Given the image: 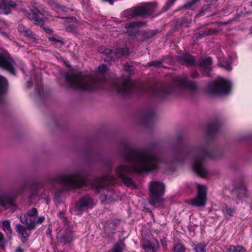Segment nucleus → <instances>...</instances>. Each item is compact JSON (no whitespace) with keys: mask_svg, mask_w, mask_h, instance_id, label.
<instances>
[{"mask_svg":"<svg viewBox=\"0 0 252 252\" xmlns=\"http://www.w3.org/2000/svg\"><path fill=\"white\" fill-rule=\"evenodd\" d=\"M212 59L211 57H207L202 60L199 67L203 73L206 76H210L212 70Z\"/></svg>","mask_w":252,"mask_h":252,"instance_id":"obj_19","label":"nucleus"},{"mask_svg":"<svg viewBox=\"0 0 252 252\" xmlns=\"http://www.w3.org/2000/svg\"><path fill=\"white\" fill-rule=\"evenodd\" d=\"M194 3V2H189V3H186V4H185L184 7L186 8H190L193 6Z\"/></svg>","mask_w":252,"mask_h":252,"instance_id":"obj_43","label":"nucleus"},{"mask_svg":"<svg viewBox=\"0 0 252 252\" xmlns=\"http://www.w3.org/2000/svg\"><path fill=\"white\" fill-rule=\"evenodd\" d=\"M44 31L48 34H51L53 32V30L48 27H43Z\"/></svg>","mask_w":252,"mask_h":252,"instance_id":"obj_41","label":"nucleus"},{"mask_svg":"<svg viewBox=\"0 0 252 252\" xmlns=\"http://www.w3.org/2000/svg\"><path fill=\"white\" fill-rule=\"evenodd\" d=\"M231 83L223 78H219L216 81L208 85L207 92L212 95H224L230 93Z\"/></svg>","mask_w":252,"mask_h":252,"instance_id":"obj_6","label":"nucleus"},{"mask_svg":"<svg viewBox=\"0 0 252 252\" xmlns=\"http://www.w3.org/2000/svg\"><path fill=\"white\" fill-rule=\"evenodd\" d=\"M148 9L144 6H138L124 11L122 15L123 18L130 19L138 16L147 14Z\"/></svg>","mask_w":252,"mask_h":252,"instance_id":"obj_14","label":"nucleus"},{"mask_svg":"<svg viewBox=\"0 0 252 252\" xmlns=\"http://www.w3.org/2000/svg\"><path fill=\"white\" fill-rule=\"evenodd\" d=\"M165 6H168L167 8H166V9H168V8H169V7L170 6L169 5H166Z\"/></svg>","mask_w":252,"mask_h":252,"instance_id":"obj_55","label":"nucleus"},{"mask_svg":"<svg viewBox=\"0 0 252 252\" xmlns=\"http://www.w3.org/2000/svg\"><path fill=\"white\" fill-rule=\"evenodd\" d=\"M48 39L54 44H56L57 43H63L62 39L57 35H54L52 37H49Z\"/></svg>","mask_w":252,"mask_h":252,"instance_id":"obj_33","label":"nucleus"},{"mask_svg":"<svg viewBox=\"0 0 252 252\" xmlns=\"http://www.w3.org/2000/svg\"><path fill=\"white\" fill-rule=\"evenodd\" d=\"M2 229L6 232L9 237L12 234V229L10 226V222L9 220H5L2 221Z\"/></svg>","mask_w":252,"mask_h":252,"instance_id":"obj_28","label":"nucleus"},{"mask_svg":"<svg viewBox=\"0 0 252 252\" xmlns=\"http://www.w3.org/2000/svg\"><path fill=\"white\" fill-rule=\"evenodd\" d=\"M64 223L66 228L64 233L61 234L59 232L57 235V237L60 242L64 244L69 243L73 240L71 228L67 223Z\"/></svg>","mask_w":252,"mask_h":252,"instance_id":"obj_18","label":"nucleus"},{"mask_svg":"<svg viewBox=\"0 0 252 252\" xmlns=\"http://www.w3.org/2000/svg\"><path fill=\"white\" fill-rule=\"evenodd\" d=\"M156 95H158L160 97H163L166 95H167L169 94L167 89L166 88H161L159 90L156 91L154 93Z\"/></svg>","mask_w":252,"mask_h":252,"instance_id":"obj_32","label":"nucleus"},{"mask_svg":"<svg viewBox=\"0 0 252 252\" xmlns=\"http://www.w3.org/2000/svg\"><path fill=\"white\" fill-rule=\"evenodd\" d=\"M98 73L101 75H103L104 73H105L107 71V67L105 64H101L99 66L98 68Z\"/></svg>","mask_w":252,"mask_h":252,"instance_id":"obj_36","label":"nucleus"},{"mask_svg":"<svg viewBox=\"0 0 252 252\" xmlns=\"http://www.w3.org/2000/svg\"><path fill=\"white\" fill-rule=\"evenodd\" d=\"M115 183V178L111 175H107L94 182L92 187L97 192H99L100 189L105 188L107 186L112 185Z\"/></svg>","mask_w":252,"mask_h":252,"instance_id":"obj_15","label":"nucleus"},{"mask_svg":"<svg viewBox=\"0 0 252 252\" xmlns=\"http://www.w3.org/2000/svg\"><path fill=\"white\" fill-rule=\"evenodd\" d=\"M223 213L225 216H228L229 217L233 216L234 213L235 212V208H229L227 206H225L223 209Z\"/></svg>","mask_w":252,"mask_h":252,"instance_id":"obj_31","label":"nucleus"},{"mask_svg":"<svg viewBox=\"0 0 252 252\" xmlns=\"http://www.w3.org/2000/svg\"><path fill=\"white\" fill-rule=\"evenodd\" d=\"M94 205V200L88 195L82 196L75 206V210L77 211L76 214H79L84 210L93 207Z\"/></svg>","mask_w":252,"mask_h":252,"instance_id":"obj_16","label":"nucleus"},{"mask_svg":"<svg viewBox=\"0 0 252 252\" xmlns=\"http://www.w3.org/2000/svg\"><path fill=\"white\" fill-rule=\"evenodd\" d=\"M207 244L198 243L193 245V250L195 252H206Z\"/></svg>","mask_w":252,"mask_h":252,"instance_id":"obj_30","label":"nucleus"},{"mask_svg":"<svg viewBox=\"0 0 252 252\" xmlns=\"http://www.w3.org/2000/svg\"><path fill=\"white\" fill-rule=\"evenodd\" d=\"M16 252H23V250L21 248L18 247L16 249Z\"/></svg>","mask_w":252,"mask_h":252,"instance_id":"obj_49","label":"nucleus"},{"mask_svg":"<svg viewBox=\"0 0 252 252\" xmlns=\"http://www.w3.org/2000/svg\"><path fill=\"white\" fill-rule=\"evenodd\" d=\"M176 0H169L166 3V5H169V6H171L175 1Z\"/></svg>","mask_w":252,"mask_h":252,"instance_id":"obj_46","label":"nucleus"},{"mask_svg":"<svg viewBox=\"0 0 252 252\" xmlns=\"http://www.w3.org/2000/svg\"><path fill=\"white\" fill-rule=\"evenodd\" d=\"M121 156L125 161L130 163V166H119L116 170L117 175L127 186L132 188L135 187L134 184L126 175L152 171L158 168L160 162L158 156L153 152H137L128 147H126L122 152Z\"/></svg>","mask_w":252,"mask_h":252,"instance_id":"obj_1","label":"nucleus"},{"mask_svg":"<svg viewBox=\"0 0 252 252\" xmlns=\"http://www.w3.org/2000/svg\"><path fill=\"white\" fill-rule=\"evenodd\" d=\"M116 91L121 94H126L132 92L135 87V83L129 77L117 79L113 82Z\"/></svg>","mask_w":252,"mask_h":252,"instance_id":"obj_7","label":"nucleus"},{"mask_svg":"<svg viewBox=\"0 0 252 252\" xmlns=\"http://www.w3.org/2000/svg\"><path fill=\"white\" fill-rule=\"evenodd\" d=\"M0 204L6 208L15 207V204L12 200L4 195L0 196Z\"/></svg>","mask_w":252,"mask_h":252,"instance_id":"obj_24","label":"nucleus"},{"mask_svg":"<svg viewBox=\"0 0 252 252\" xmlns=\"http://www.w3.org/2000/svg\"><path fill=\"white\" fill-rule=\"evenodd\" d=\"M56 180L65 189L80 188L85 186L87 183L85 177L79 171L61 175Z\"/></svg>","mask_w":252,"mask_h":252,"instance_id":"obj_3","label":"nucleus"},{"mask_svg":"<svg viewBox=\"0 0 252 252\" xmlns=\"http://www.w3.org/2000/svg\"><path fill=\"white\" fill-rule=\"evenodd\" d=\"M197 195L193 199L189 201V204L196 207H204L207 201V188L204 185L197 184Z\"/></svg>","mask_w":252,"mask_h":252,"instance_id":"obj_10","label":"nucleus"},{"mask_svg":"<svg viewBox=\"0 0 252 252\" xmlns=\"http://www.w3.org/2000/svg\"><path fill=\"white\" fill-rule=\"evenodd\" d=\"M111 252H123V249L120 245H116Z\"/></svg>","mask_w":252,"mask_h":252,"instance_id":"obj_37","label":"nucleus"},{"mask_svg":"<svg viewBox=\"0 0 252 252\" xmlns=\"http://www.w3.org/2000/svg\"><path fill=\"white\" fill-rule=\"evenodd\" d=\"M7 83L6 79L0 76V102L2 100V95L7 90Z\"/></svg>","mask_w":252,"mask_h":252,"instance_id":"obj_25","label":"nucleus"},{"mask_svg":"<svg viewBox=\"0 0 252 252\" xmlns=\"http://www.w3.org/2000/svg\"><path fill=\"white\" fill-rule=\"evenodd\" d=\"M18 30L19 32L24 33L33 42H36V37L35 34L24 25L21 24L18 26Z\"/></svg>","mask_w":252,"mask_h":252,"instance_id":"obj_22","label":"nucleus"},{"mask_svg":"<svg viewBox=\"0 0 252 252\" xmlns=\"http://www.w3.org/2000/svg\"><path fill=\"white\" fill-rule=\"evenodd\" d=\"M141 23L139 22H130L125 25L126 32L129 35L135 36L138 31Z\"/></svg>","mask_w":252,"mask_h":252,"instance_id":"obj_21","label":"nucleus"},{"mask_svg":"<svg viewBox=\"0 0 252 252\" xmlns=\"http://www.w3.org/2000/svg\"><path fill=\"white\" fill-rule=\"evenodd\" d=\"M200 37L203 36L207 34V33L205 32H199Z\"/></svg>","mask_w":252,"mask_h":252,"instance_id":"obj_48","label":"nucleus"},{"mask_svg":"<svg viewBox=\"0 0 252 252\" xmlns=\"http://www.w3.org/2000/svg\"><path fill=\"white\" fill-rule=\"evenodd\" d=\"M38 211L36 208H32L29 210L25 214L19 216L20 222L22 223H30L31 221H35V226L42 223L45 220L44 216L38 217Z\"/></svg>","mask_w":252,"mask_h":252,"instance_id":"obj_8","label":"nucleus"},{"mask_svg":"<svg viewBox=\"0 0 252 252\" xmlns=\"http://www.w3.org/2000/svg\"><path fill=\"white\" fill-rule=\"evenodd\" d=\"M198 73L195 70L193 71L190 73V75L193 78L197 77L198 76Z\"/></svg>","mask_w":252,"mask_h":252,"instance_id":"obj_42","label":"nucleus"},{"mask_svg":"<svg viewBox=\"0 0 252 252\" xmlns=\"http://www.w3.org/2000/svg\"><path fill=\"white\" fill-rule=\"evenodd\" d=\"M149 203L153 206L162 201L165 191L164 185L161 182L152 181L149 184Z\"/></svg>","mask_w":252,"mask_h":252,"instance_id":"obj_5","label":"nucleus"},{"mask_svg":"<svg viewBox=\"0 0 252 252\" xmlns=\"http://www.w3.org/2000/svg\"><path fill=\"white\" fill-rule=\"evenodd\" d=\"M98 52L106 56V61L110 59L114 60L115 58H119L123 56H126L129 54V50L128 48H117L115 51L112 52L110 49L106 48L104 47H100L98 49Z\"/></svg>","mask_w":252,"mask_h":252,"instance_id":"obj_9","label":"nucleus"},{"mask_svg":"<svg viewBox=\"0 0 252 252\" xmlns=\"http://www.w3.org/2000/svg\"><path fill=\"white\" fill-rule=\"evenodd\" d=\"M35 221H32L30 223H23L27 226H24L21 224L16 225V229L19 237L23 242H26L31 234V230L35 228Z\"/></svg>","mask_w":252,"mask_h":252,"instance_id":"obj_11","label":"nucleus"},{"mask_svg":"<svg viewBox=\"0 0 252 252\" xmlns=\"http://www.w3.org/2000/svg\"><path fill=\"white\" fill-rule=\"evenodd\" d=\"M240 193V196H245L246 194V188L245 186H243L242 187L238 190Z\"/></svg>","mask_w":252,"mask_h":252,"instance_id":"obj_38","label":"nucleus"},{"mask_svg":"<svg viewBox=\"0 0 252 252\" xmlns=\"http://www.w3.org/2000/svg\"><path fill=\"white\" fill-rule=\"evenodd\" d=\"M0 67L12 74H14L13 61L8 54H0Z\"/></svg>","mask_w":252,"mask_h":252,"instance_id":"obj_17","label":"nucleus"},{"mask_svg":"<svg viewBox=\"0 0 252 252\" xmlns=\"http://www.w3.org/2000/svg\"><path fill=\"white\" fill-rule=\"evenodd\" d=\"M114 227H115V223L113 222H111L109 223L108 224V225L105 227L106 232H109V231L110 230V228H113V229Z\"/></svg>","mask_w":252,"mask_h":252,"instance_id":"obj_40","label":"nucleus"},{"mask_svg":"<svg viewBox=\"0 0 252 252\" xmlns=\"http://www.w3.org/2000/svg\"><path fill=\"white\" fill-rule=\"evenodd\" d=\"M191 21V19H188L186 21H183L182 22V24L183 25H185V26H188V24L189 23H190V22Z\"/></svg>","mask_w":252,"mask_h":252,"instance_id":"obj_45","label":"nucleus"},{"mask_svg":"<svg viewBox=\"0 0 252 252\" xmlns=\"http://www.w3.org/2000/svg\"><path fill=\"white\" fill-rule=\"evenodd\" d=\"M175 84L179 88L185 89L193 91L196 90L197 86L193 82H189L187 80V75L183 74L177 77L175 79Z\"/></svg>","mask_w":252,"mask_h":252,"instance_id":"obj_13","label":"nucleus"},{"mask_svg":"<svg viewBox=\"0 0 252 252\" xmlns=\"http://www.w3.org/2000/svg\"><path fill=\"white\" fill-rule=\"evenodd\" d=\"M15 6V2L11 0H0V13L8 14L10 12V8Z\"/></svg>","mask_w":252,"mask_h":252,"instance_id":"obj_20","label":"nucleus"},{"mask_svg":"<svg viewBox=\"0 0 252 252\" xmlns=\"http://www.w3.org/2000/svg\"><path fill=\"white\" fill-rule=\"evenodd\" d=\"M161 64V62L157 61H152L148 63L149 66H159Z\"/></svg>","mask_w":252,"mask_h":252,"instance_id":"obj_39","label":"nucleus"},{"mask_svg":"<svg viewBox=\"0 0 252 252\" xmlns=\"http://www.w3.org/2000/svg\"><path fill=\"white\" fill-rule=\"evenodd\" d=\"M179 61L183 64L188 65H192L194 63V57L189 54H184L180 56L179 58Z\"/></svg>","mask_w":252,"mask_h":252,"instance_id":"obj_23","label":"nucleus"},{"mask_svg":"<svg viewBox=\"0 0 252 252\" xmlns=\"http://www.w3.org/2000/svg\"><path fill=\"white\" fill-rule=\"evenodd\" d=\"M63 215H64V214H63V212H60L58 214V216L60 218H63V219H64V218L63 217Z\"/></svg>","mask_w":252,"mask_h":252,"instance_id":"obj_47","label":"nucleus"},{"mask_svg":"<svg viewBox=\"0 0 252 252\" xmlns=\"http://www.w3.org/2000/svg\"><path fill=\"white\" fill-rule=\"evenodd\" d=\"M65 80L70 87L79 90L93 91L99 88V83L104 78L98 79L94 74L85 75L82 73L74 75H67Z\"/></svg>","mask_w":252,"mask_h":252,"instance_id":"obj_2","label":"nucleus"},{"mask_svg":"<svg viewBox=\"0 0 252 252\" xmlns=\"http://www.w3.org/2000/svg\"><path fill=\"white\" fill-rule=\"evenodd\" d=\"M49 201H50V200H49V199H48V198H47V199H46V203H47V204H48V203H49Z\"/></svg>","mask_w":252,"mask_h":252,"instance_id":"obj_53","label":"nucleus"},{"mask_svg":"<svg viewBox=\"0 0 252 252\" xmlns=\"http://www.w3.org/2000/svg\"><path fill=\"white\" fill-rule=\"evenodd\" d=\"M197 150L200 153L194 156L192 167L194 172L199 176L203 177L208 171L204 165V160L207 158H212L211 152L204 147H198Z\"/></svg>","mask_w":252,"mask_h":252,"instance_id":"obj_4","label":"nucleus"},{"mask_svg":"<svg viewBox=\"0 0 252 252\" xmlns=\"http://www.w3.org/2000/svg\"><path fill=\"white\" fill-rule=\"evenodd\" d=\"M219 65L220 66L226 70L230 71L232 69V66H231L230 63L228 61L224 60H221L219 59Z\"/></svg>","mask_w":252,"mask_h":252,"instance_id":"obj_29","label":"nucleus"},{"mask_svg":"<svg viewBox=\"0 0 252 252\" xmlns=\"http://www.w3.org/2000/svg\"><path fill=\"white\" fill-rule=\"evenodd\" d=\"M37 89H36V93L38 95H41V92L43 90L42 86H39L38 87V89L39 90V91L37 92Z\"/></svg>","mask_w":252,"mask_h":252,"instance_id":"obj_44","label":"nucleus"},{"mask_svg":"<svg viewBox=\"0 0 252 252\" xmlns=\"http://www.w3.org/2000/svg\"><path fill=\"white\" fill-rule=\"evenodd\" d=\"M142 247L146 252H154L156 248V245L148 241L144 242Z\"/></svg>","mask_w":252,"mask_h":252,"instance_id":"obj_26","label":"nucleus"},{"mask_svg":"<svg viewBox=\"0 0 252 252\" xmlns=\"http://www.w3.org/2000/svg\"><path fill=\"white\" fill-rule=\"evenodd\" d=\"M51 231H52L51 229L50 228H48L47 230V234H48L49 235H51Z\"/></svg>","mask_w":252,"mask_h":252,"instance_id":"obj_51","label":"nucleus"},{"mask_svg":"<svg viewBox=\"0 0 252 252\" xmlns=\"http://www.w3.org/2000/svg\"><path fill=\"white\" fill-rule=\"evenodd\" d=\"M3 240V235L1 232H0V242Z\"/></svg>","mask_w":252,"mask_h":252,"instance_id":"obj_50","label":"nucleus"},{"mask_svg":"<svg viewBox=\"0 0 252 252\" xmlns=\"http://www.w3.org/2000/svg\"><path fill=\"white\" fill-rule=\"evenodd\" d=\"M22 13L26 15L30 20H31L34 24L42 26L44 24V20L40 15L45 16L42 13H41L38 9L35 10H30L28 11L26 9H23Z\"/></svg>","mask_w":252,"mask_h":252,"instance_id":"obj_12","label":"nucleus"},{"mask_svg":"<svg viewBox=\"0 0 252 252\" xmlns=\"http://www.w3.org/2000/svg\"><path fill=\"white\" fill-rule=\"evenodd\" d=\"M251 32L252 33V27L251 29Z\"/></svg>","mask_w":252,"mask_h":252,"instance_id":"obj_56","label":"nucleus"},{"mask_svg":"<svg viewBox=\"0 0 252 252\" xmlns=\"http://www.w3.org/2000/svg\"><path fill=\"white\" fill-rule=\"evenodd\" d=\"M31 85H32L31 82L30 81L27 83V87H30L31 86Z\"/></svg>","mask_w":252,"mask_h":252,"instance_id":"obj_52","label":"nucleus"},{"mask_svg":"<svg viewBox=\"0 0 252 252\" xmlns=\"http://www.w3.org/2000/svg\"><path fill=\"white\" fill-rule=\"evenodd\" d=\"M165 6H168L167 8H166V9H168V8H169V7L170 6L169 5H166Z\"/></svg>","mask_w":252,"mask_h":252,"instance_id":"obj_54","label":"nucleus"},{"mask_svg":"<svg viewBox=\"0 0 252 252\" xmlns=\"http://www.w3.org/2000/svg\"><path fill=\"white\" fill-rule=\"evenodd\" d=\"M226 250L228 252H246V250L241 246L230 245L226 247Z\"/></svg>","mask_w":252,"mask_h":252,"instance_id":"obj_27","label":"nucleus"},{"mask_svg":"<svg viewBox=\"0 0 252 252\" xmlns=\"http://www.w3.org/2000/svg\"><path fill=\"white\" fill-rule=\"evenodd\" d=\"M185 247L181 244H178L175 245L174 252H184Z\"/></svg>","mask_w":252,"mask_h":252,"instance_id":"obj_35","label":"nucleus"},{"mask_svg":"<svg viewBox=\"0 0 252 252\" xmlns=\"http://www.w3.org/2000/svg\"><path fill=\"white\" fill-rule=\"evenodd\" d=\"M218 128L219 126L217 124H214L209 125L208 127L209 133L211 134V133L217 131Z\"/></svg>","mask_w":252,"mask_h":252,"instance_id":"obj_34","label":"nucleus"}]
</instances>
